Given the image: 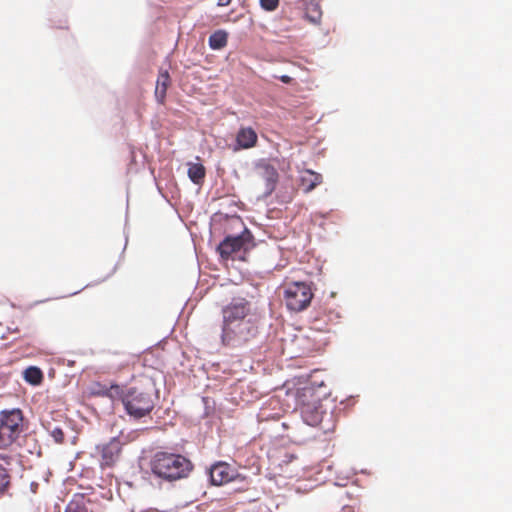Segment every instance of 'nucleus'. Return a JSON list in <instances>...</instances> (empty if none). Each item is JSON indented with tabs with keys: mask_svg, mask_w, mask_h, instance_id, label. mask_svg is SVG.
Masks as SVG:
<instances>
[{
	"mask_svg": "<svg viewBox=\"0 0 512 512\" xmlns=\"http://www.w3.org/2000/svg\"><path fill=\"white\" fill-rule=\"evenodd\" d=\"M254 246L253 236L250 231L245 228L244 231L237 236H227L217 247L221 258L228 260L234 254L241 251H248Z\"/></svg>",
	"mask_w": 512,
	"mask_h": 512,
	"instance_id": "nucleus-6",
	"label": "nucleus"
},
{
	"mask_svg": "<svg viewBox=\"0 0 512 512\" xmlns=\"http://www.w3.org/2000/svg\"><path fill=\"white\" fill-rule=\"evenodd\" d=\"M305 17L311 23H319L322 17V9L319 0H304Z\"/></svg>",
	"mask_w": 512,
	"mask_h": 512,
	"instance_id": "nucleus-16",
	"label": "nucleus"
},
{
	"mask_svg": "<svg viewBox=\"0 0 512 512\" xmlns=\"http://www.w3.org/2000/svg\"><path fill=\"white\" fill-rule=\"evenodd\" d=\"M121 402H122V405L124 407V410L126 411V413H128V398L123 396L121 398Z\"/></svg>",
	"mask_w": 512,
	"mask_h": 512,
	"instance_id": "nucleus-26",
	"label": "nucleus"
},
{
	"mask_svg": "<svg viewBox=\"0 0 512 512\" xmlns=\"http://www.w3.org/2000/svg\"><path fill=\"white\" fill-rule=\"evenodd\" d=\"M257 171L259 177L264 182L265 195L272 194L279 180L277 169L267 162H261L257 165Z\"/></svg>",
	"mask_w": 512,
	"mask_h": 512,
	"instance_id": "nucleus-10",
	"label": "nucleus"
},
{
	"mask_svg": "<svg viewBox=\"0 0 512 512\" xmlns=\"http://www.w3.org/2000/svg\"><path fill=\"white\" fill-rule=\"evenodd\" d=\"M222 316V328H226L255 315L252 313L251 304L247 299L234 298L229 304L223 307Z\"/></svg>",
	"mask_w": 512,
	"mask_h": 512,
	"instance_id": "nucleus-7",
	"label": "nucleus"
},
{
	"mask_svg": "<svg viewBox=\"0 0 512 512\" xmlns=\"http://www.w3.org/2000/svg\"><path fill=\"white\" fill-rule=\"evenodd\" d=\"M209 46L213 50H220L228 43V33L225 30H217L209 36Z\"/></svg>",
	"mask_w": 512,
	"mask_h": 512,
	"instance_id": "nucleus-17",
	"label": "nucleus"
},
{
	"mask_svg": "<svg viewBox=\"0 0 512 512\" xmlns=\"http://www.w3.org/2000/svg\"><path fill=\"white\" fill-rule=\"evenodd\" d=\"M257 140V133L251 127L241 128L236 135V142L240 149H249L254 147Z\"/></svg>",
	"mask_w": 512,
	"mask_h": 512,
	"instance_id": "nucleus-12",
	"label": "nucleus"
},
{
	"mask_svg": "<svg viewBox=\"0 0 512 512\" xmlns=\"http://www.w3.org/2000/svg\"><path fill=\"white\" fill-rule=\"evenodd\" d=\"M258 329L256 317H248L244 321L222 328V343L226 346L243 345L257 336Z\"/></svg>",
	"mask_w": 512,
	"mask_h": 512,
	"instance_id": "nucleus-4",
	"label": "nucleus"
},
{
	"mask_svg": "<svg viewBox=\"0 0 512 512\" xmlns=\"http://www.w3.org/2000/svg\"><path fill=\"white\" fill-rule=\"evenodd\" d=\"M313 298L311 286L306 282H292L284 287L283 299L286 307L294 312L305 310Z\"/></svg>",
	"mask_w": 512,
	"mask_h": 512,
	"instance_id": "nucleus-5",
	"label": "nucleus"
},
{
	"mask_svg": "<svg viewBox=\"0 0 512 512\" xmlns=\"http://www.w3.org/2000/svg\"><path fill=\"white\" fill-rule=\"evenodd\" d=\"M128 245V236L125 235V247Z\"/></svg>",
	"mask_w": 512,
	"mask_h": 512,
	"instance_id": "nucleus-27",
	"label": "nucleus"
},
{
	"mask_svg": "<svg viewBox=\"0 0 512 512\" xmlns=\"http://www.w3.org/2000/svg\"><path fill=\"white\" fill-rule=\"evenodd\" d=\"M188 177L194 184H201L206 175V169L201 163H189Z\"/></svg>",
	"mask_w": 512,
	"mask_h": 512,
	"instance_id": "nucleus-19",
	"label": "nucleus"
},
{
	"mask_svg": "<svg viewBox=\"0 0 512 512\" xmlns=\"http://www.w3.org/2000/svg\"><path fill=\"white\" fill-rule=\"evenodd\" d=\"M171 79L168 70H160L156 81L155 97L160 104H164Z\"/></svg>",
	"mask_w": 512,
	"mask_h": 512,
	"instance_id": "nucleus-13",
	"label": "nucleus"
},
{
	"mask_svg": "<svg viewBox=\"0 0 512 512\" xmlns=\"http://www.w3.org/2000/svg\"><path fill=\"white\" fill-rule=\"evenodd\" d=\"M231 2H232V0H218L217 5L220 7H226V6L230 5Z\"/></svg>",
	"mask_w": 512,
	"mask_h": 512,
	"instance_id": "nucleus-25",
	"label": "nucleus"
},
{
	"mask_svg": "<svg viewBox=\"0 0 512 512\" xmlns=\"http://www.w3.org/2000/svg\"><path fill=\"white\" fill-rule=\"evenodd\" d=\"M101 453V466H111L118 459L121 452V443L118 438L114 437L109 443L102 447H97Z\"/></svg>",
	"mask_w": 512,
	"mask_h": 512,
	"instance_id": "nucleus-11",
	"label": "nucleus"
},
{
	"mask_svg": "<svg viewBox=\"0 0 512 512\" xmlns=\"http://www.w3.org/2000/svg\"><path fill=\"white\" fill-rule=\"evenodd\" d=\"M42 425L56 443H62L64 441V431L61 424L51 421H44Z\"/></svg>",
	"mask_w": 512,
	"mask_h": 512,
	"instance_id": "nucleus-18",
	"label": "nucleus"
},
{
	"mask_svg": "<svg viewBox=\"0 0 512 512\" xmlns=\"http://www.w3.org/2000/svg\"><path fill=\"white\" fill-rule=\"evenodd\" d=\"M10 484V475L8 471L0 464V496L8 489Z\"/></svg>",
	"mask_w": 512,
	"mask_h": 512,
	"instance_id": "nucleus-22",
	"label": "nucleus"
},
{
	"mask_svg": "<svg viewBox=\"0 0 512 512\" xmlns=\"http://www.w3.org/2000/svg\"><path fill=\"white\" fill-rule=\"evenodd\" d=\"M322 180L323 178L321 174L310 169L304 170L300 175V185L305 193H309L314 190L322 183Z\"/></svg>",
	"mask_w": 512,
	"mask_h": 512,
	"instance_id": "nucleus-14",
	"label": "nucleus"
},
{
	"mask_svg": "<svg viewBox=\"0 0 512 512\" xmlns=\"http://www.w3.org/2000/svg\"><path fill=\"white\" fill-rule=\"evenodd\" d=\"M260 6L265 11H275L279 6V0H260Z\"/></svg>",
	"mask_w": 512,
	"mask_h": 512,
	"instance_id": "nucleus-23",
	"label": "nucleus"
},
{
	"mask_svg": "<svg viewBox=\"0 0 512 512\" xmlns=\"http://www.w3.org/2000/svg\"><path fill=\"white\" fill-rule=\"evenodd\" d=\"M297 406L304 422L316 427L322 424L326 414L319 395L312 387H305L297 393Z\"/></svg>",
	"mask_w": 512,
	"mask_h": 512,
	"instance_id": "nucleus-2",
	"label": "nucleus"
},
{
	"mask_svg": "<svg viewBox=\"0 0 512 512\" xmlns=\"http://www.w3.org/2000/svg\"><path fill=\"white\" fill-rule=\"evenodd\" d=\"M24 380L32 385H38L43 380V373L36 366H29L23 372Z\"/></svg>",
	"mask_w": 512,
	"mask_h": 512,
	"instance_id": "nucleus-20",
	"label": "nucleus"
},
{
	"mask_svg": "<svg viewBox=\"0 0 512 512\" xmlns=\"http://www.w3.org/2000/svg\"><path fill=\"white\" fill-rule=\"evenodd\" d=\"M91 504V500L84 494H74L72 499L68 502L65 512H90L88 505Z\"/></svg>",
	"mask_w": 512,
	"mask_h": 512,
	"instance_id": "nucleus-15",
	"label": "nucleus"
},
{
	"mask_svg": "<svg viewBox=\"0 0 512 512\" xmlns=\"http://www.w3.org/2000/svg\"><path fill=\"white\" fill-rule=\"evenodd\" d=\"M23 432L24 416L21 409H4L0 412V448L10 446Z\"/></svg>",
	"mask_w": 512,
	"mask_h": 512,
	"instance_id": "nucleus-3",
	"label": "nucleus"
},
{
	"mask_svg": "<svg viewBox=\"0 0 512 512\" xmlns=\"http://www.w3.org/2000/svg\"><path fill=\"white\" fill-rule=\"evenodd\" d=\"M134 391L130 390V417L140 419L149 416L154 405L149 395L139 394L134 396Z\"/></svg>",
	"mask_w": 512,
	"mask_h": 512,
	"instance_id": "nucleus-8",
	"label": "nucleus"
},
{
	"mask_svg": "<svg viewBox=\"0 0 512 512\" xmlns=\"http://www.w3.org/2000/svg\"><path fill=\"white\" fill-rule=\"evenodd\" d=\"M280 81L285 83V84H289L292 82V78L288 75H282L279 77Z\"/></svg>",
	"mask_w": 512,
	"mask_h": 512,
	"instance_id": "nucleus-24",
	"label": "nucleus"
},
{
	"mask_svg": "<svg viewBox=\"0 0 512 512\" xmlns=\"http://www.w3.org/2000/svg\"><path fill=\"white\" fill-rule=\"evenodd\" d=\"M298 459V457L294 454H285L283 456V459L280 460L278 463L279 468L281 471L285 474H287L288 477L294 476V470L289 469V466Z\"/></svg>",
	"mask_w": 512,
	"mask_h": 512,
	"instance_id": "nucleus-21",
	"label": "nucleus"
},
{
	"mask_svg": "<svg viewBox=\"0 0 512 512\" xmlns=\"http://www.w3.org/2000/svg\"><path fill=\"white\" fill-rule=\"evenodd\" d=\"M212 484L220 486L233 481L237 477L236 470L226 462H217L210 468Z\"/></svg>",
	"mask_w": 512,
	"mask_h": 512,
	"instance_id": "nucleus-9",
	"label": "nucleus"
},
{
	"mask_svg": "<svg viewBox=\"0 0 512 512\" xmlns=\"http://www.w3.org/2000/svg\"><path fill=\"white\" fill-rule=\"evenodd\" d=\"M150 467L153 474L167 481L186 478L193 470L190 459L166 451L156 452L151 459Z\"/></svg>",
	"mask_w": 512,
	"mask_h": 512,
	"instance_id": "nucleus-1",
	"label": "nucleus"
},
{
	"mask_svg": "<svg viewBox=\"0 0 512 512\" xmlns=\"http://www.w3.org/2000/svg\"><path fill=\"white\" fill-rule=\"evenodd\" d=\"M126 202L128 203L129 202V199L127 198L126 199ZM128 215V206L126 207V216Z\"/></svg>",
	"mask_w": 512,
	"mask_h": 512,
	"instance_id": "nucleus-28",
	"label": "nucleus"
}]
</instances>
